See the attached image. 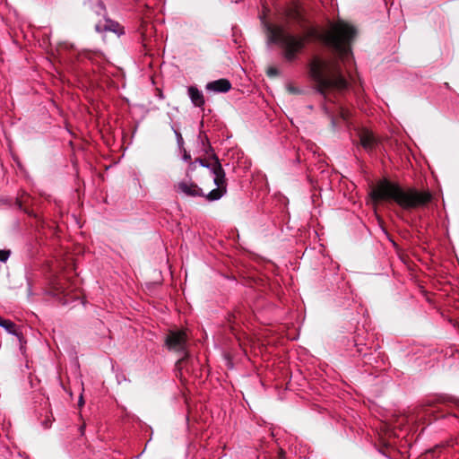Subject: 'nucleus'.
Segmentation results:
<instances>
[{
    "label": "nucleus",
    "instance_id": "12",
    "mask_svg": "<svg viewBox=\"0 0 459 459\" xmlns=\"http://www.w3.org/2000/svg\"><path fill=\"white\" fill-rule=\"evenodd\" d=\"M0 326L3 327L7 333L17 336L20 340L22 337L21 328L12 320L5 319L0 316Z\"/></svg>",
    "mask_w": 459,
    "mask_h": 459
},
{
    "label": "nucleus",
    "instance_id": "19",
    "mask_svg": "<svg viewBox=\"0 0 459 459\" xmlns=\"http://www.w3.org/2000/svg\"><path fill=\"white\" fill-rule=\"evenodd\" d=\"M183 160L188 161L191 160V155L186 150H184Z\"/></svg>",
    "mask_w": 459,
    "mask_h": 459
},
{
    "label": "nucleus",
    "instance_id": "16",
    "mask_svg": "<svg viewBox=\"0 0 459 459\" xmlns=\"http://www.w3.org/2000/svg\"><path fill=\"white\" fill-rule=\"evenodd\" d=\"M11 252L9 250H0V262H5L10 256Z\"/></svg>",
    "mask_w": 459,
    "mask_h": 459
},
{
    "label": "nucleus",
    "instance_id": "1",
    "mask_svg": "<svg viewBox=\"0 0 459 459\" xmlns=\"http://www.w3.org/2000/svg\"><path fill=\"white\" fill-rule=\"evenodd\" d=\"M373 201H394L404 210L424 206L432 200L429 191L420 192L415 188L404 190L399 184L382 179L370 192Z\"/></svg>",
    "mask_w": 459,
    "mask_h": 459
},
{
    "label": "nucleus",
    "instance_id": "14",
    "mask_svg": "<svg viewBox=\"0 0 459 459\" xmlns=\"http://www.w3.org/2000/svg\"><path fill=\"white\" fill-rule=\"evenodd\" d=\"M171 128H172V130L175 133L178 145L179 148H181L183 146V144H184L183 137H182L181 134L177 129L174 128L173 126H171Z\"/></svg>",
    "mask_w": 459,
    "mask_h": 459
},
{
    "label": "nucleus",
    "instance_id": "15",
    "mask_svg": "<svg viewBox=\"0 0 459 459\" xmlns=\"http://www.w3.org/2000/svg\"><path fill=\"white\" fill-rule=\"evenodd\" d=\"M116 76H117V84H118V81H120V79H124L125 77V74L123 72V70L117 66V74H116ZM118 89V85H117V90Z\"/></svg>",
    "mask_w": 459,
    "mask_h": 459
},
{
    "label": "nucleus",
    "instance_id": "13",
    "mask_svg": "<svg viewBox=\"0 0 459 459\" xmlns=\"http://www.w3.org/2000/svg\"><path fill=\"white\" fill-rule=\"evenodd\" d=\"M96 30L98 31H106V30H109V31H115V22L111 20H107L105 22V24H100V23H98L96 25Z\"/></svg>",
    "mask_w": 459,
    "mask_h": 459
},
{
    "label": "nucleus",
    "instance_id": "8",
    "mask_svg": "<svg viewBox=\"0 0 459 459\" xmlns=\"http://www.w3.org/2000/svg\"><path fill=\"white\" fill-rule=\"evenodd\" d=\"M357 134L359 137V142H354V144L360 145L366 152H368L369 155H372L379 144L378 138L373 134L372 131L367 128L359 130Z\"/></svg>",
    "mask_w": 459,
    "mask_h": 459
},
{
    "label": "nucleus",
    "instance_id": "4",
    "mask_svg": "<svg viewBox=\"0 0 459 459\" xmlns=\"http://www.w3.org/2000/svg\"><path fill=\"white\" fill-rule=\"evenodd\" d=\"M199 162L201 166L207 168L213 174V183L217 186L215 189L204 195L202 188L193 182L182 181L178 183V190L187 196H205L209 201H217L221 199L227 192L225 171L220 163L219 159L214 156L213 160L210 162L204 161L202 159L196 160L195 162H191L189 169L194 170L196 167L195 163Z\"/></svg>",
    "mask_w": 459,
    "mask_h": 459
},
{
    "label": "nucleus",
    "instance_id": "3",
    "mask_svg": "<svg viewBox=\"0 0 459 459\" xmlns=\"http://www.w3.org/2000/svg\"><path fill=\"white\" fill-rule=\"evenodd\" d=\"M357 35L356 28L343 20L331 22L329 30L324 34L325 44L342 63L352 59L351 44Z\"/></svg>",
    "mask_w": 459,
    "mask_h": 459
},
{
    "label": "nucleus",
    "instance_id": "17",
    "mask_svg": "<svg viewBox=\"0 0 459 459\" xmlns=\"http://www.w3.org/2000/svg\"><path fill=\"white\" fill-rule=\"evenodd\" d=\"M269 76H276L279 74L278 69L275 67H270L267 71Z\"/></svg>",
    "mask_w": 459,
    "mask_h": 459
},
{
    "label": "nucleus",
    "instance_id": "7",
    "mask_svg": "<svg viewBox=\"0 0 459 459\" xmlns=\"http://www.w3.org/2000/svg\"><path fill=\"white\" fill-rule=\"evenodd\" d=\"M166 345L169 350L186 354V335L183 331H170L166 337Z\"/></svg>",
    "mask_w": 459,
    "mask_h": 459
},
{
    "label": "nucleus",
    "instance_id": "18",
    "mask_svg": "<svg viewBox=\"0 0 459 459\" xmlns=\"http://www.w3.org/2000/svg\"><path fill=\"white\" fill-rule=\"evenodd\" d=\"M116 33H117V36L119 37L121 35H123L125 33L124 31V28L121 27L117 22V30H116Z\"/></svg>",
    "mask_w": 459,
    "mask_h": 459
},
{
    "label": "nucleus",
    "instance_id": "9",
    "mask_svg": "<svg viewBox=\"0 0 459 459\" xmlns=\"http://www.w3.org/2000/svg\"><path fill=\"white\" fill-rule=\"evenodd\" d=\"M231 89V83L228 79H219L206 84L205 90L216 93H225Z\"/></svg>",
    "mask_w": 459,
    "mask_h": 459
},
{
    "label": "nucleus",
    "instance_id": "23",
    "mask_svg": "<svg viewBox=\"0 0 459 459\" xmlns=\"http://www.w3.org/2000/svg\"><path fill=\"white\" fill-rule=\"evenodd\" d=\"M282 458H283V452L281 451V457H280V459H282Z\"/></svg>",
    "mask_w": 459,
    "mask_h": 459
},
{
    "label": "nucleus",
    "instance_id": "11",
    "mask_svg": "<svg viewBox=\"0 0 459 459\" xmlns=\"http://www.w3.org/2000/svg\"><path fill=\"white\" fill-rule=\"evenodd\" d=\"M187 94L192 104L196 108H204L205 104L204 96L203 91L196 86L191 85L187 88Z\"/></svg>",
    "mask_w": 459,
    "mask_h": 459
},
{
    "label": "nucleus",
    "instance_id": "21",
    "mask_svg": "<svg viewBox=\"0 0 459 459\" xmlns=\"http://www.w3.org/2000/svg\"><path fill=\"white\" fill-rule=\"evenodd\" d=\"M78 403H79V406H82L84 403L82 395L80 396Z\"/></svg>",
    "mask_w": 459,
    "mask_h": 459
},
{
    "label": "nucleus",
    "instance_id": "10",
    "mask_svg": "<svg viewBox=\"0 0 459 459\" xmlns=\"http://www.w3.org/2000/svg\"><path fill=\"white\" fill-rule=\"evenodd\" d=\"M52 289L55 295L68 297L72 290L65 278L58 277L52 281Z\"/></svg>",
    "mask_w": 459,
    "mask_h": 459
},
{
    "label": "nucleus",
    "instance_id": "24",
    "mask_svg": "<svg viewBox=\"0 0 459 459\" xmlns=\"http://www.w3.org/2000/svg\"><path fill=\"white\" fill-rule=\"evenodd\" d=\"M126 86V83L123 82H122V87L124 88Z\"/></svg>",
    "mask_w": 459,
    "mask_h": 459
},
{
    "label": "nucleus",
    "instance_id": "5",
    "mask_svg": "<svg viewBox=\"0 0 459 459\" xmlns=\"http://www.w3.org/2000/svg\"><path fill=\"white\" fill-rule=\"evenodd\" d=\"M268 44H277L282 48V56L288 62H293L304 49L306 39L286 30L283 26L264 24Z\"/></svg>",
    "mask_w": 459,
    "mask_h": 459
},
{
    "label": "nucleus",
    "instance_id": "20",
    "mask_svg": "<svg viewBox=\"0 0 459 459\" xmlns=\"http://www.w3.org/2000/svg\"><path fill=\"white\" fill-rule=\"evenodd\" d=\"M16 204L20 209H22V202L19 198L16 200Z\"/></svg>",
    "mask_w": 459,
    "mask_h": 459
},
{
    "label": "nucleus",
    "instance_id": "6",
    "mask_svg": "<svg viewBox=\"0 0 459 459\" xmlns=\"http://www.w3.org/2000/svg\"><path fill=\"white\" fill-rule=\"evenodd\" d=\"M427 414L446 409L448 415L459 418V400L454 397H441L438 401H429L425 404Z\"/></svg>",
    "mask_w": 459,
    "mask_h": 459
},
{
    "label": "nucleus",
    "instance_id": "22",
    "mask_svg": "<svg viewBox=\"0 0 459 459\" xmlns=\"http://www.w3.org/2000/svg\"><path fill=\"white\" fill-rule=\"evenodd\" d=\"M332 126L335 127V120L333 117L331 118Z\"/></svg>",
    "mask_w": 459,
    "mask_h": 459
},
{
    "label": "nucleus",
    "instance_id": "2",
    "mask_svg": "<svg viewBox=\"0 0 459 459\" xmlns=\"http://www.w3.org/2000/svg\"><path fill=\"white\" fill-rule=\"evenodd\" d=\"M308 74L316 85V91L325 99L329 91H342L348 87V82L337 63L315 56L309 63Z\"/></svg>",
    "mask_w": 459,
    "mask_h": 459
}]
</instances>
